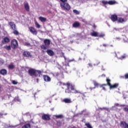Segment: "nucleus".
<instances>
[{"mask_svg":"<svg viewBox=\"0 0 128 128\" xmlns=\"http://www.w3.org/2000/svg\"><path fill=\"white\" fill-rule=\"evenodd\" d=\"M65 85L67 86V88L65 90L66 94H72H72H79L78 96L82 98V100H84V98H86V96H84V94H82L80 91L76 90L74 84L68 82Z\"/></svg>","mask_w":128,"mask_h":128,"instance_id":"1","label":"nucleus"},{"mask_svg":"<svg viewBox=\"0 0 128 128\" xmlns=\"http://www.w3.org/2000/svg\"><path fill=\"white\" fill-rule=\"evenodd\" d=\"M28 74L30 76H40V74H42V71L40 70L30 68L28 70Z\"/></svg>","mask_w":128,"mask_h":128,"instance_id":"2","label":"nucleus"},{"mask_svg":"<svg viewBox=\"0 0 128 128\" xmlns=\"http://www.w3.org/2000/svg\"><path fill=\"white\" fill-rule=\"evenodd\" d=\"M8 24L11 27L12 29L13 30V34H15V36H18L20 34V32L18 31L16 29V26L14 24V22H8Z\"/></svg>","mask_w":128,"mask_h":128,"instance_id":"3","label":"nucleus"},{"mask_svg":"<svg viewBox=\"0 0 128 128\" xmlns=\"http://www.w3.org/2000/svg\"><path fill=\"white\" fill-rule=\"evenodd\" d=\"M44 44L40 46V48L42 50H48V48L50 44V39H45L44 40Z\"/></svg>","mask_w":128,"mask_h":128,"instance_id":"4","label":"nucleus"},{"mask_svg":"<svg viewBox=\"0 0 128 128\" xmlns=\"http://www.w3.org/2000/svg\"><path fill=\"white\" fill-rule=\"evenodd\" d=\"M106 82H108V86H110V90H114V88H117L118 87V83H116L114 84H110L111 80L108 78H106Z\"/></svg>","mask_w":128,"mask_h":128,"instance_id":"5","label":"nucleus"},{"mask_svg":"<svg viewBox=\"0 0 128 128\" xmlns=\"http://www.w3.org/2000/svg\"><path fill=\"white\" fill-rule=\"evenodd\" d=\"M60 6L64 10H70V6L68 2H65L64 3H60Z\"/></svg>","mask_w":128,"mask_h":128,"instance_id":"6","label":"nucleus"},{"mask_svg":"<svg viewBox=\"0 0 128 128\" xmlns=\"http://www.w3.org/2000/svg\"><path fill=\"white\" fill-rule=\"evenodd\" d=\"M18 46V40L16 39H13L11 40V48L13 50H16Z\"/></svg>","mask_w":128,"mask_h":128,"instance_id":"7","label":"nucleus"},{"mask_svg":"<svg viewBox=\"0 0 128 128\" xmlns=\"http://www.w3.org/2000/svg\"><path fill=\"white\" fill-rule=\"evenodd\" d=\"M116 1L114 0H110L108 2L106 0H102V3L106 6V4H110V6H112V4H116Z\"/></svg>","mask_w":128,"mask_h":128,"instance_id":"8","label":"nucleus"},{"mask_svg":"<svg viewBox=\"0 0 128 128\" xmlns=\"http://www.w3.org/2000/svg\"><path fill=\"white\" fill-rule=\"evenodd\" d=\"M42 119L43 120H50V116L48 114H43L42 116Z\"/></svg>","mask_w":128,"mask_h":128,"instance_id":"9","label":"nucleus"},{"mask_svg":"<svg viewBox=\"0 0 128 128\" xmlns=\"http://www.w3.org/2000/svg\"><path fill=\"white\" fill-rule=\"evenodd\" d=\"M10 42V38L6 36L3 38L2 41V44H8Z\"/></svg>","mask_w":128,"mask_h":128,"instance_id":"10","label":"nucleus"},{"mask_svg":"<svg viewBox=\"0 0 128 128\" xmlns=\"http://www.w3.org/2000/svg\"><path fill=\"white\" fill-rule=\"evenodd\" d=\"M128 20V19L122 18V17H118V19L117 22L118 24H124V22H126Z\"/></svg>","mask_w":128,"mask_h":128,"instance_id":"11","label":"nucleus"},{"mask_svg":"<svg viewBox=\"0 0 128 128\" xmlns=\"http://www.w3.org/2000/svg\"><path fill=\"white\" fill-rule=\"evenodd\" d=\"M42 78L44 82H50V80H52V79L50 78V77L48 75H43Z\"/></svg>","mask_w":128,"mask_h":128,"instance_id":"12","label":"nucleus"},{"mask_svg":"<svg viewBox=\"0 0 128 128\" xmlns=\"http://www.w3.org/2000/svg\"><path fill=\"white\" fill-rule=\"evenodd\" d=\"M29 30L30 32L32 33V34H34L35 36H36V34H38V32L34 28L30 27L29 28Z\"/></svg>","mask_w":128,"mask_h":128,"instance_id":"13","label":"nucleus"},{"mask_svg":"<svg viewBox=\"0 0 128 128\" xmlns=\"http://www.w3.org/2000/svg\"><path fill=\"white\" fill-rule=\"evenodd\" d=\"M118 16H116V14H112L111 16H110V20H112V22H116V20L118 21Z\"/></svg>","mask_w":128,"mask_h":128,"instance_id":"14","label":"nucleus"},{"mask_svg":"<svg viewBox=\"0 0 128 128\" xmlns=\"http://www.w3.org/2000/svg\"><path fill=\"white\" fill-rule=\"evenodd\" d=\"M23 56L24 58H32V54H30V52L28 51H24L23 52Z\"/></svg>","mask_w":128,"mask_h":128,"instance_id":"15","label":"nucleus"},{"mask_svg":"<svg viewBox=\"0 0 128 128\" xmlns=\"http://www.w3.org/2000/svg\"><path fill=\"white\" fill-rule=\"evenodd\" d=\"M46 52L48 54V56H54V52L52 50H48L46 51Z\"/></svg>","mask_w":128,"mask_h":128,"instance_id":"16","label":"nucleus"},{"mask_svg":"<svg viewBox=\"0 0 128 128\" xmlns=\"http://www.w3.org/2000/svg\"><path fill=\"white\" fill-rule=\"evenodd\" d=\"M63 102H65V104H72V99L68 98H65L62 100Z\"/></svg>","mask_w":128,"mask_h":128,"instance_id":"17","label":"nucleus"},{"mask_svg":"<svg viewBox=\"0 0 128 128\" xmlns=\"http://www.w3.org/2000/svg\"><path fill=\"white\" fill-rule=\"evenodd\" d=\"M80 23L78 22H75L73 24H72V28H80Z\"/></svg>","mask_w":128,"mask_h":128,"instance_id":"18","label":"nucleus"},{"mask_svg":"<svg viewBox=\"0 0 128 128\" xmlns=\"http://www.w3.org/2000/svg\"><path fill=\"white\" fill-rule=\"evenodd\" d=\"M8 74V71L6 69H2L0 70V74H2V76H6V74Z\"/></svg>","mask_w":128,"mask_h":128,"instance_id":"19","label":"nucleus"},{"mask_svg":"<svg viewBox=\"0 0 128 128\" xmlns=\"http://www.w3.org/2000/svg\"><path fill=\"white\" fill-rule=\"evenodd\" d=\"M24 6L26 12H30V5H28V3H25L24 4Z\"/></svg>","mask_w":128,"mask_h":128,"instance_id":"20","label":"nucleus"},{"mask_svg":"<svg viewBox=\"0 0 128 128\" xmlns=\"http://www.w3.org/2000/svg\"><path fill=\"white\" fill-rule=\"evenodd\" d=\"M38 20H40L42 22H46V18L44 17L40 16L39 17Z\"/></svg>","mask_w":128,"mask_h":128,"instance_id":"21","label":"nucleus"},{"mask_svg":"<svg viewBox=\"0 0 128 128\" xmlns=\"http://www.w3.org/2000/svg\"><path fill=\"white\" fill-rule=\"evenodd\" d=\"M54 76H55L56 78H58L60 77V73L58 72H55L53 74Z\"/></svg>","mask_w":128,"mask_h":128,"instance_id":"22","label":"nucleus"},{"mask_svg":"<svg viewBox=\"0 0 128 128\" xmlns=\"http://www.w3.org/2000/svg\"><path fill=\"white\" fill-rule=\"evenodd\" d=\"M91 36H98V33L96 32H91Z\"/></svg>","mask_w":128,"mask_h":128,"instance_id":"23","label":"nucleus"},{"mask_svg":"<svg viewBox=\"0 0 128 128\" xmlns=\"http://www.w3.org/2000/svg\"><path fill=\"white\" fill-rule=\"evenodd\" d=\"M4 48L5 50H12V46H5Z\"/></svg>","mask_w":128,"mask_h":128,"instance_id":"24","label":"nucleus"},{"mask_svg":"<svg viewBox=\"0 0 128 128\" xmlns=\"http://www.w3.org/2000/svg\"><path fill=\"white\" fill-rule=\"evenodd\" d=\"M108 86V82L106 84H102L100 86V88H102V90H106V88H104V86Z\"/></svg>","mask_w":128,"mask_h":128,"instance_id":"25","label":"nucleus"},{"mask_svg":"<svg viewBox=\"0 0 128 128\" xmlns=\"http://www.w3.org/2000/svg\"><path fill=\"white\" fill-rule=\"evenodd\" d=\"M22 128H30V124H25L24 126H22Z\"/></svg>","mask_w":128,"mask_h":128,"instance_id":"26","label":"nucleus"},{"mask_svg":"<svg viewBox=\"0 0 128 128\" xmlns=\"http://www.w3.org/2000/svg\"><path fill=\"white\" fill-rule=\"evenodd\" d=\"M126 122L124 121H122L120 122V126L122 128H124V126L126 125Z\"/></svg>","mask_w":128,"mask_h":128,"instance_id":"27","label":"nucleus"},{"mask_svg":"<svg viewBox=\"0 0 128 128\" xmlns=\"http://www.w3.org/2000/svg\"><path fill=\"white\" fill-rule=\"evenodd\" d=\"M93 84H94V88H98V86H100V84H98V82H96L95 80L93 81Z\"/></svg>","mask_w":128,"mask_h":128,"instance_id":"28","label":"nucleus"},{"mask_svg":"<svg viewBox=\"0 0 128 128\" xmlns=\"http://www.w3.org/2000/svg\"><path fill=\"white\" fill-rule=\"evenodd\" d=\"M54 116L56 118H64V116H62V114L55 115Z\"/></svg>","mask_w":128,"mask_h":128,"instance_id":"29","label":"nucleus"},{"mask_svg":"<svg viewBox=\"0 0 128 128\" xmlns=\"http://www.w3.org/2000/svg\"><path fill=\"white\" fill-rule=\"evenodd\" d=\"M126 58V54H124L122 56L120 57L119 58V60H124Z\"/></svg>","mask_w":128,"mask_h":128,"instance_id":"30","label":"nucleus"},{"mask_svg":"<svg viewBox=\"0 0 128 128\" xmlns=\"http://www.w3.org/2000/svg\"><path fill=\"white\" fill-rule=\"evenodd\" d=\"M8 68H10V70H14V64H10L8 66Z\"/></svg>","mask_w":128,"mask_h":128,"instance_id":"31","label":"nucleus"},{"mask_svg":"<svg viewBox=\"0 0 128 128\" xmlns=\"http://www.w3.org/2000/svg\"><path fill=\"white\" fill-rule=\"evenodd\" d=\"M35 26H36V27L37 28H40V24H38V23L36 22H35Z\"/></svg>","mask_w":128,"mask_h":128,"instance_id":"32","label":"nucleus"},{"mask_svg":"<svg viewBox=\"0 0 128 128\" xmlns=\"http://www.w3.org/2000/svg\"><path fill=\"white\" fill-rule=\"evenodd\" d=\"M85 126L88 128H92V126L90 123H86Z\"/></svg>","mask_w":128,"mask_h":128,"instance_id":"33","label":"nucleus"},{"mask_svg":"<svg viewBox=\"0 0 128 128\" xmlns=\"http://www.w3.org/2000/svg\"><path fill=\"white\" fill-rule=\"evenodd\" d=\"M73 12L76 14H80V12L76 10H73Z\"/></svg>","mask_w":128,"mask_h":128,"instance_id":"34","label":"nucleus"},{"mask_svg":"<svg viewBox=\"0 0 128 128\" xmlns=\"http://www.w3.org/2000/svg\"><path fill=\"white\" fill-rule=\"evenodd\" d=\"M4 64V61L2 59L0 58V65L2 66Z\"/></svg>","mask_w":128,"mask_h":128,"instance_id":"35","label":"nucleus"},{"mask_svg":"<svg viewBox=\"0 0 128 128\" xmlns=\"http://www.w3.org/2000/svg\"><path fill=\"white\" fill-rule=\"evenodd\" d=\"M104 36H105L104 34H98V36H99V38H104Z\"/></svg>","mask_w":128,"mask_h":128,"instance_id":"36","label":"nucleus"},{"mask_svg":"<svg viewBox=\"0 0 128 128\" xmlns=\"http://www.w3.org/2000/svg\"><path fill=\"white\" fill-rule=\"evenodd\" d=\"M61 2L60 4H64V2H68V0H60Z\"/></svg>","mask_w":128,"mask_h":128,"instance_id":"37","label":"nucleus"},{"mask_svg":"<svg viewBox=\"0 0 128 128\" xmlns=\"http://www.w3.org/2000/svg\"><path fill=\"white\" fill-rule=\"evenodd\" d=\"M12 84H18V82H16V80H13L12 82Z\"/></svg>","mask_w":128,"mask_h":128,"instance_id":"38","label":"nucleus"},{"mask_svg":"<svg viewBox=\"0 0 128 128\" xmlns=\"http://www.w3.org/2000/svg\"><path fill=\"white\" fill-rule=\"evenodd\" d=\"M24 45L28 46H30V44L29 42H26V43H25Z\"/></svg>","mask_w":128,"mask_h":128,"instance_id":"39","label":"nucleus"},{"mask_svg":"<svg viewBox=\"0 0 128 128\" xmlns=\"http://www.w3.org/2000/svg\"><path fill=\"white\" fill-rule=\"evenodd\" d=\"M124 128H128V123H126L125 124V126H124Z\"/></svg>","mask_w":128,"mask_h":128,"instance_id":"40","label":"nucleus"},{"mask_svg":"<svg viewBox=\"0 0 128 128\" xmlns=\"http://www.w3.org/2000/svg\"><path fill=\"white\" fill-rule=\"evenodd\" d=\"M99 110H106V108H100Z\"/></svg>","mask_w":128,"mask_h":128,"instance_id":"41","label":"nucleus"},{"mask_svg":"<svg viewBox=\"0 0 128 128\" xmlns=\"http://www.w3.org/2000/svg\"><path fill=\"white\" fill-rule=\"evenodd\" d=\"M102 46H104V48H106V46H108V45L106 44H103Z\"/></svg>","mask_w":128,"mask_h":128,"instance_id":"42","label":"nucleus"},{"mask_svg":"<svg viewBox=\"0 0 128 128\" xmlns=\"http://www.w3.org/2000/svg\"><path fill=\"white\" fill-rule=\"evenodd\" d=\"M74 62V59H72V60H69L68 62Z\"/></svg>","mask_w":128,"mask_h":128,"instance_id":"43","label":"nucleus"},{"mask_svg":"<svg viewBox=\"0 0 128 128\" xmlns=\"http://www.w3.org/2000/svg\"><path fill=\"white\" fill-rule=\"evenodd\" d=\"M88 66H90V68H92V64H90V63H89V64H88Z\"/></svg>","mask_w":128,"mask_h":128,"instance_id":"44","label":"nucleus"},{"mask_svg":"<svg viewBox=\"0 0 128 128\" xmlns=\"http://www.w3.org/2000/svg\"><path fill=\"white\" fill-rule=\"evenodd\" d=\"M94 88H96V87L90 88V90H94Z\"/></svg>","mask_w":128,"mask_h":128,"instance_id":"45","label":"nucleus"},{"mask_svg":"<svg viewBox=\"0 0 128 128\" xmlns=\"http://www.w3.org/2000/svg\"><path fill=\"white\" fill-rule=\"evenodd\" d=\"M115 106H120V104L117 103V104H115Z\"/></svg>","mask_w":128,"mask_h":128,"instance_id":"46","label":"nucleus"},{"mask_svg":"<svg viewBox=\"0 0 128 128\" xmlns=\"http://www.w3.org/2000/svg\"><path fill=\"white\" fill-rule=\"evenodd\" d=\"M102 76H104V77H105V76H106V74H102Z\"/></svg>","mask_w":128,"mask_h":128,"instance_id":"47","label":"nucleus"},{"mask_svg":"<svg viewBox=\"0 0 128 128\" xmlns=\"http://www.w3.org/2000/svg\"><path fill=\"white\" fill-rule=\"evenodd\" d=\"M84 120H86V119H83V120H82V122H84Z\"/></svg>","mask_w":128,"mask_h":128,"instance_id":"48","label":"nucleus"},{"mask_svg":"<svg viewBox=\"0 0 128 128\" xmlns=\"http://www.w3.org/2000/svg\"><path fill=\"white\" fill-rule=\"evenodd\" d=\"M70 128H76L74 126L71 127Z\"/></svg>","mask_w":128,"mask_h":128,"instance_id":"49","label":"nucleus"},{"mask_svg":"<svg viewBox=\"0 0 128 128\" xmlns=\"http://www.w3.org/2000/svg\"><path fill=\"white\" fill-rule=\"evenodd\" d=\"M36 92L35 94H34V96H36Z\"/></svg>","mask_w":128,"mask_h":128,"instance_id":"50","label":"nucleus"},{"mask_svg":"<svg viewBox=\"0 0 128 128\" xmlns=\"http://www.w3.org/2000/svg\"><path fill=\"white\" fill-rule=\"evenodd\" d=\"M1 88H2V86H0V90Z\"/></svg>","mask_w":128,"mask_h":128,"instance_id":"51","label":"nucleus"},{"mask_svg":"<svg viewBox=\"0 0 128 128\" xmlns=\"http://www.w3.org/2000/svg\"><path fill=\"white\" fill-rule=\"evenodd\" d=\"M94 28H96V25L94 26Z\"/></svg>","mask_w":128,"mask_h":128,"instance_id":"52","label":"nucleus"},{"mask_svg":"<svg viewBox=\"0 0 128 128\" xmlns=\"http://www.w3.org/2000/svg\"><path fill=\"white\" fill-rule=\"evenodd\" d=\"M16 126H14V127H16Z\"/></svg>","mask_w":128,"mask_h":128,"instance_id":"53","label":"nucleus"}]
</instances>
